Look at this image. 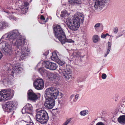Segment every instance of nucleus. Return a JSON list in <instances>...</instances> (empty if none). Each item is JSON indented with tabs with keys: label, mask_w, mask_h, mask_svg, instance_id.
Returning <instances> with one entry per match:
<instances>
[{
	"label": "nucleus",
	"mask_w": 125,
	"mask_h": 125,
	"mask_svg": "<svg viewBox=\"0 0 125 125\" xmlns=\"http://www.w3.org/2000/svg\"><path fill=\"white\" fill-rule=\"evenodd\" d=\"M7 107L8 108H11V109L13 108L14 105V103L12 101H10L7 103Z\"/></svg>",
	"instance_id": "obj_19"
},
{
	"label": "nucleus",
	"mask_w": 125,
	"mask_h": 125,
	"mask_svg": "<svg viewBox=\"0 0 125 125\" xmlns=\"http://www.w3.org/2000/svg\"><path fill=\"white\" fill-rule=\"evenodd\" d=\"M121 104L118 108V109H123L125 107V97L122 99Z\"/></svg>",
	"instance_id": "obj_17"
},
{
	"label": "nucleus",
	"mask_w": 125,
	"mask_h": 125,
	"mask_svg": "<svg viewBox=\"0 0 125 125\" xmlns=\"http://www.w3.org/2000/svg\"><path fill=\"white\" fill-rule=\"evenodd\" d=\"M107 76L105 74L103 73L102 74V77L103 79H104L106 78Z\"/></svg>",
	"instance_id": "obj_33"
},
{
	"label": "nucleus",
	"mask_w": 125,
	"mask_h": 125,
	"mask_svg": "<svg viewBox=\"0 0 125 125\" xmlns=\"http://www.w3.org/2000/svg\"><path fill=\"white\" fill-rule=\"evenodd\" d=\"M36 116L37 121L42 124H46L49 118L48 113L44 110L38 111Z\"/></svg>",
	"instance_id": "obj_8"
},
{
	"label": "nucleus",
	"mask_w": 125,
	"mask_h": 125,
	"mask_svg": "<svg viewBox=\"0 0 125 125\" xmlns=\"http://www.w3.org/2000/svg\"><path fill=\"white\" fill-rule=\"evenodd\" d=\"M53 29L55 36L58 39L62 44L66 42H74L73 40L66 38L65 32L60 25H57L53 27Z\"/></svg>",
	"instance_id": "obj_5"
},
{
	"label": "nucleus",
	"mask_w": 125,
	"mask_h": 125,
	"mask_svg": "<svg viewBox=\"0 0 125 125\" xmlns=\"http://www.w3.org/2000/svg\"><path fill=\"white\" fill-rule=\"evenodd\" d=\"M29 5V3L27 1H25L23 2L21 8V12L22 14H24L27 12L28 9V6Z\"/></svg>",
	"instance_id": "obj_12"
},
{
	"label": "nucleus",
	"mask_w": 125,
	"mask_h": 125,
	"mask_svg": "<svg viewBox=\"0 0 125 125\" xmlns=\"http://www.w3.org/2000/svg\"><path fill=\"white\" fill-rule=\"evenodd\" d=\"M14 0H9L8 3L10 4L13 3V2L14 1Z\"/></svg>",
	"instance_id": "obj_42"
},
{
	"label": "nucleus",
	"mask_w": 125,
	"mask_h": 125,
	"mask_svg": "<svg viewBox=\"0 0 125 125\" xmlns=\"http://www.w3.org/2000/svg\"><path fill=\"white\" fill-rule=\"evenodd\" d=\"M118 122L121 124H124L125 123V115H121L118 118Z\"/></svg>",
	"instance_id": "obj_15"
},
{
	"label": "nucleus",
	"mask_w": 125,
	"mask_h": 125,
	"mask_svg": "<svg viewBox=\"0 0 125 125\" xmlns=\"http://www.w3.org/2000/svg\"><path fill=\"white\" fill-rule=\"evenodd\" d=\"M88 113V110H83L80 112V114L81 115L84 116L86 115Z\"/></svg>",
	"instance_id": "obj_23"
},
{
	"label": "nucleus",
	"mask_w": 125,
	"mask_h": 125,
	"mask_svg": "<svg viewBox=\"0 0 125 125\" xmlns=\"http://www.w3.org/2000/svg\"><path fill=\"white\" fill-rule=\"evenodd\" d=\"M56 109H57V108H56Z\"/></svg>",
	"instance_id": "obj_54"
},
{
	"label": "nucleus",
	"mask_w": 125,
	"mask_h": 125,
	"mask_svg": "<svg viewBox=\"0 0 125 125\" xmlns=\"http://www.w3.org/2000/svg\"><path fill=\"white\" fill-rule=\"evenodd\" d=\"M74 95L73 94H72L71 96L69 98L70 101H71L74 98Z\"/></svg>",
	"instance_id": "obj_35"
},
{
	"label": "nucleus",
	"mask_w": 125,
	"mask_h": 125,
	"mask_svg": "<svg viewBox=\"0 0 125 125\" xmlns=\"http://www.w3.org/2000/svg\"><path fill=\"white\" fill-rule=\"evenodd\" d=\"M39 72L41 74L45 75L48 72L47 71L44 69L43 68H40L38 70Z\"/></svg>",
	"instance_id": "obj_18"
},
{
	"label": "nucleus",
	"mask_w": 125,
	"mask_h": 125,
	"mask_svg": "<svg viewBox=\"0 0 125 125\" xmlns=\"http://www.w3.org/2000/svg\"><path fill=\"white\" fill-rule=\"evenodd\" d=\"M102 24L100 23H97L95 24L94 26V28L95 29H98L99 28Z\"/></svg>",
	"instance_id": "obj_28"
},
{
	"label": "nucleus",
	"mask_w": 125,
	"mask_h": 125,
	"mask_svg": "<svg viewBox=\"0 0 125 125\" xmlns=\"http://www.w3.org/2000/svg\"><path fill=\"white\" fill-rule=\"evenodd\" d=\"M59 63L60 65L58 71L60 73L63 75L67 79H69L72 78V71L68 65H65L64 62L62 61L59 59L58 61H57Z\"/></svg>",
	"instance_id": "obj_6"
},
{
	"label": "nucleus",
	"mask_w": 125,
	"mask_h": 125,
	"mask_svg": "<svg viewBox=\"0 0 125 125\" xmlns=\"http://www.w3.org/2000/svg\"><path fill=\"white\" fill-rule=\"evenodd\" d=\"M21 112L22 114H24L27 113L26 111V110H22Z\"/></svg>",
	"instance_id": "obj_40"
},
{
	"label": "nucleus",
	"mask_w": 125,
	"mask_h": 125,
	"mask_svg": "<svg viewBox=\"0 0 125 125\" xmlns=\"http://www.w3.org/2000/svg\"><path fill=\"white\" fill-rule=\"evenodd\" d=\"M0 48L6 55L14 53L17 58L24 60L30 53V50L25 44V40L18 31L15 30L3 35L0 39Z\"/></svg>",
	"instance_id": "obj_1"
},
{
	"label": "nucleus",
	"mask_w": 125,
	"mask_h": 125,
	"mask_svg": "<svg viewBox=\"0 0 125 125\" xmlns=\"http://www.w3.org/2000/svg\"><path fill=\"white\" fill-rule=\"evenodd\" d=\"M69 2L76 3H81V0H68Z\"/></svg>",
	"instance_id": "obj_24"
},
{
	"label": "nucleus",
	"mask_w": 125,
	"mask_h": 125,
	"mask_svg": "<svg viewBox=\"0 0 125 125\" xmlns=\"http://www.w3.org/2000/svg\"><path fill=\"white\" fill-rule=\"evenodd\" d=\"M2 25L3 26V28L6 27L8 26V23L5 21H1Z\"/></svg>",
	"instance_id": "obj_27"
},
{
	"label": "nucleus",
	"mask_w": 125,
	"mask_h": 125,
	"mask_svg": "<svg viewBox=\"0 0 125 125\" xmlns=\"http://www.w3.org/2000/svg\"><path fill=\"white\" fill-rule=\"evenodd\" d=\"M73 55L76 57H79L81 55V53L78 52H74L73 53Z\"/></svg>",
	"instance_id": "obj_25"
},
{
	"label": "nucleus",
	"mask_w": 125,
	"mask_h": 125,
	"mask_svg": "<svg viewBox=\"0 0 125 125\" xmlns=\"http://www.w3.org/2000/svg\"><path fill=\"white\" fill-rule=\"evenodd\" d=\"M118 97V95L117 94H115V97L116 98H117Z\"/></svg>",
	"instance_id": "obj_46"
},
{
	"label": "nucleus",
	"mask_w": 125,
	"mask_h": 125,
	"mask_svg": "<svg viewBox=\"0 0 125 125\" xmlns=\"http://www.w3.org/2000/svg\"><path fill=\"white\" fill-rule=\"evenodd\" d=\"M3 28L2 24L1 22H0V31Z\"/></svg>",
	"instance_id": "obj_38"
},
{
	"label": "nucleus",
	"mask_w": 125,
	"mask_h": 125,
	"mask_svg": "<svg viewBox=\"0 0 125 125\" xmlns=\"http://www.w3.org/2000/svg\"><path fill=\"white\" fill-rule=\"evenodd\" d=\"M4 11V12H6V13H8V11H7V12H6V11Z\"/></svg>",
	"instance_id": "obj_50"
},
{
	"label": "nucleus",
	"mask_w": 125,
	"mask_h": 125,
	"mask_svg": "<svg viewBox=\"0 0 125 125\" xmlns=\"http://www.w3.org/2000/svg\"><path fill=\"white\" fill-rule=\"evenodd\" d=\"M40 19L41 20L43 21H44L45 20V18L44 17V16L42 15L41 16Z\"/></svg>",
	"instance_id": "obj_36"
},
{
	"label": "nucleus",
	"mask_w": 125,
	"mask_h": 125,
	"mask_svg": "<svg viewBox=\"0 0 125 125\" xmlns=\"http://www.w3.org/2000/svg\"><path fill=\"white\" fill-rule=\"evenodd\" d=\"M3 68H5V70H7L9 73L11 72V73L9 75L4 74L2 77L4 82L7 84H11L12 80V77L13 76V74L14 73H19L22 70V68L21 67L20 64L18 63L14 64L13 65L7 63L5 65Z\"/></svg>",
	"instance_id": "obj_2"
},
{
	"label": "nucleus",
	"mask_w": 125,
	"mask_h": 125,
	"mask_svg": "<svg viewBox=\"0 0 125 125\" xmlns=\"http://www.w3.org/2000/svg\"><path fill=\"white\" fill-rule=\"evenodd\" d=\"M124 109H125V107L124 108Z\"/></svg>",
	"instance_id": "obj_55"
},
{
	"label": "nucleus",
	"mask_w": 125,
	"mask_h": 125,
	"mask_svg": "<svg viewBox=\"0 0 125 125\" xmlns=\"http://www.w3.org/2000/svg\"><path fill=\"white\" fill-rule=\"evenodd\" d=\"M122 34H121L118 35V36H117L116 37V39H117L118 38L120 37L121 36H122Z\"/></svg>",
	"instance_id": "obj_44"
},
{
	"label": "nucleus",
	"mask_w": 125,
	"mask_h": 125,
	"mask_svg": "<svg viewBox=\"0 0 125 125\" xmlns=\"http://www.w3.org/2000/svg\"><path fill=\"white\" fill-rule=\"evenodd\" d=\"M45 92L44 105L47 108L51 109L55 105V99L58 95L59 91L54 88H49L46 90Z\"/></svg>",
	"instance_id": "obj_3"
},
{
	"label": "nucleus",
	"mask_w": 125,
	"mask_h": 125,
	"mask_svg": "<svg viewBox=\"0 0 125 125\" xmlns=\"http://www.w3.org/2000/svg\"><path fill=\"white\" fill-rule=\"evenodd\" d=\"M45 67L51 70H55L57 67V65L55 63L51 62L46 61L44 62Z\"/></svg>",
	"instance_id": "obj_11"
},
{
	"label": "nucleus",
	"mask_w": 125,
	"mask_h": 125,
	"mask_svg": "<svg viewBox=\"0 0 125 125\" xmlns=\"http://www.w3.org/2000/svg\"><path fill=\"white\" fill-rule=\"evenodd\" d=\"M77 100L75 99V98H73V99L72 100V101H71V103H72V102L74 103L76 102Z\"/></svg>",
	"instance_id": "obj_37"
},
{
	"label": "nucleus",
	"mask_w": 125,
	"mask_h": 125,
	"mask_svg": "<svg viewBox=\"0 0 125 125\" xmlns=\"http://www.w3.org/2000/svg\"><path fill=\"white\" fill-rule=\"evenodd\" d=\"M26 125H34L33 122H30L28 123Z\"/></svg>",
	"instance_id": "obj_43"
},
{
	"label": "nucleus",
	"mask_w": 125,
	"mask_h": 125,
	"mask_svg": "<svg viewBox=\"0 0 125 125\" xmlns=\"http://www.w3.org/2000/svg\"><path fill=\"white\" fill-rule=\"evenodd\" d=\"M48 53L47 52L46 53V54H45L44 53L43 54V55H45V56H47V55L48 54Z\"/></svg>",
	"instance_id": "obj_48"
},
{
	"label": "nucleus",
	"mask_w": 125,
	"mask_h": 125,
	"mask_svg": "<svg viewBox=\"0 0 125 125\" xmlns=\"http://www.w3.org/2000/svg\"><path fill=\"white\" fill-rule=\"evenodd\" d=\"M32 107L31 105L28 104L24 107L22 109H32Z\"/></svg>",
	"instance_id": "obj_20"
},
{
	"label": "nucleus",
	"mask_w": 125,
	"mask_h": 125,
	"mask_svg": "<svg viewBox=\"0 0 125 125\" xmlns=\"http://www.w3.org/2000/svg\"><path fill=\"white\" fill-rule=\"evenodd\" d=\"M2 54L1 52L0 51V60L2 58Z\"/></svg>",
	"instance_id": "obj_45"
},
{
	"label": "nucleus",
	"mask_w": 125,
	"mask_h": 125,
	"mask_svg": "<svg viewBox=\"0 0 125 125\" xmlns=\"http://www.w3.org/2000/svg\"><path fill=\"white\" fill-rule=\"evenodd\" d=\"M117 98H116V99H115V101H117Z\"/></svg>",
	"instance_id": "obj_51"
},
{
	"label": "nucleus",
	"mask_w": 125,
	"mask_h": 125,
	"mask_svg": "<svg viewBox=\"0 0 125 125\" xmlns=\"http://www.w3.org/2000/svg\"><path fill=\"white\" fill-rule=\"evenodd\" d=\"M57 110H52V111H51L52 113V115L55 116L57 112Z\"/></svg>",
	"instance_id": "obj_32"
},
{
	"label": "nucleus",
	"mask_w": 125,
	"mask_h": 125,
	"mask_svg": "<svg viewBox=\"0 0 125 125\" xmlns=\"http://www.w3.org/2000/svg\"><path fill=\"white\" fill-rule=\"evenodd\" d=\"M59 55L58 52H53L52 53V55L51 57L52 60L53 61L57 62L59 60Z\"/></svg>",
	"instance_id": "obj_14"
},
{
	"label": "nucleus",
	"mask_w": 125,
	"mask_h": 125,
	"mask_svg": "<svg viewBox=\"0 0 125 125\" xmlns=\"http://www.w3.org/2000/svg\"><path fill=\"white\" fill-rule=\"evenodd\" d=\"M39 64H40V63H38V65H39Z\"/></svg>",
	"instance_id": "obj_53"
},
{
	"label": "nucleus",
	"mask_w": 125,
	"mask_h": 125,
	"mask_svg": "<svg viewBox=\"0 0 125 125\" xmlns=\"http://www.w3.org/2000/svg\"><path fill=\"white\" fill-rule=\"evenodd\" d=\"M28 98L30 100L35 101L40 97V93H38L36 94L32 91H29L28 92Z\"/></svg>",
	"instance_id": "obj_10"
},
{
	"label": "nucleus",
	"mask_w": 125,
	"mask_h": 125,
	"mask_svg": "<svg viewBox=\"0 0 125 125\" xmlns=\"http://www.w3.org/2000/svg\"><path fill=\"white\" fill-rule=\"evenodd\" d=\"M14 94L13 90L10 89H5L0 91V102H4L12 98Z\"/></svg>",
	"instance_id": "obj_7"
},
{
	"label": "nucleus",
	"mask_w": 125,
	"mask_h": 125,
	"mask_svg": "<svg viewBox=\"0 0 125 125\" xmlns=\"http://www.w3.org/2000/svg\"><path fill=\"white\" fill-rule=\"evenodd\" d=\"M41 13H43V12H42L41 11Z\"/></svg>",
	"instance_id": "obj_52"
},
{
	"label": "nucleus",
	"mask_w": 125,
	"mask_h": 125,
	"mask_svg": "<svg viewBox=\"0 0 125 125\" xmlns=\"http://www.w3.org/2000/svg\"><path fill=\"white\" fill-rule=\"evenodd\" d=\"M33 86L36 89L41 90L44 87V82L41 78L37 79L33 82Z\"/></svg>",
	"instance_id": "obj_9"
},
{
	"label": "nucleus",
	"mask_w": 125,
	"mask_h": 125,
	"mask_svg": "<svg viewBox=\"0 0 125 125\" xmlns=\"http://www.w3.org/2000/svg\"><path fill=\"white\" fill-rule=\"evenodd\" d=\"M96 125H104L102 122H98L97 123Z\"/></svg>",
	"instance_id": "obj_41"
},
{
	"label": "nucleus",
	"mask_w": 125,
	"mask_h": 125,
	"mask_svg": "<svg viewBox=\"0 0 125 125\" xmlns=\"http://www.w3.org/2000/svg\"><path fill=\"white\" fill-rule=\"evenodd\" d=\"M84 17L81 13L77 12L72 17L67 19L66 24L71 30L73 31H76L79 27L80 23L83 22Z\"/></svg>",
	"instance_id": "obj_4"
},
{
	"label": "nucleus",
	"mask_w": 125,
	"mask_h": 125,
	"mask_svg": "<svg viewBox=\"0 0 125 125\" xmlns=\"http://www.w3.org/2000/svg\"><path fill=\"white\" fill-rule=\"evenodd\" d=\"M61 14L60 15L61 17H64L69 15V14L66 10L62 11L61 12Z\"/></svg>",
	"instance_id": "obj_21"
},
{
	"label": "nucleus",
	"mask_w": 125,
	"mask_h": 125,
	"mask_svg": "<svg viewBox=\"0 0 125 125\" xmlns=\"http://www.w3.org/2000/svg\"><path fill=\"white\" fill-rule=\"evenodd\" d=\"M93 42L96 43L98 41V37L97 35H95L93 37Z\"/></svg>",
	"instance_id": "obj_22"
},
{
	"label": "nucleus",
	"mask_w": 125,
	"mask_h": 125,
	"mask_svg": "<svg viewBox=\"0 0 125 125\" xmlns=\"http://www.w3.org/2000/svg\"><path fill=\"white\" fill-rule=\"evenodd\" d=\"M111 43L109 42L108 43V45L107 48V51L106 53H105L104 55V57H106L107 55L109 53L111 50Z\"/></svg>",
	"instance_id": "obj_16"
},
{
	"label": "nucleus",
	"mask_w": 125,
	"mask_h": 125,
	"mask_svg": "<svg viewBox=\"0 0 125 125\" xmlns=\"http://www.w3.org/2000/svg\"><path fill=\"white\" fill-rule=\"evenodd\" d=\"M113 31L115 33H116L118 31V29L117 27H115L113 30Z\"/></svg>",
	"instance_id": "obj_34"
},
{
	"label": "nucleus",
	"mask_w": 125,
	"mask_h": 125,
	"mask_svg": "<svg viewBox=\"0 0 125 125\" xmlns=\"http://www.w3.org/2000/svg\"><path fill=\"white\" fill-rule=\"evenodd\" d=\"M2 108L3 109H11V108H8L7 107V104H4L2 105Z\"/></svg>",
	"instance_id": "obj_26"
},
{
	"label": "nucleus",
	"mask_w": 125,
	"mask_h": 125,
	"mask_svg": "<svg viewBox=\"0 0 125 125\" xmlns=\"http://www.w3.org/2000/svg\"><path fill=\"white\" fill-rule=\"evenodd\" d=\"M72 120L71 118H70L67 119L66 121L62 125H67Z\"/></svg>",
	"instance_id": "obj_29"
},
{
	"label": "nucleus",
	"mask_w": 125,
	"mask_h": 125,
	"mask_svg": "<svg viewBox=\"0 0 125 125\" xmlns=\"http://www.w3.org/2000/svg\"><path fill=\"white\" fill-rule=\"evenodd\" d=\"M4 110V111L5 112H7L8 111H6V110Z\"/></svg>",
	"instance_id": "obj_49"
},
{
	"label": "nucleus",
	"mask_w": 125,
	"mask_h": 125,
	"mask_svg": "<svg viewBox=\"0 0 125 125\" xmlns=\"http://www.w3.org/2000/svg\"><path fill=\"white\" fill-rule=\"evenodd\" d=\"M8 18L10 20H17V19L13 16L11 15L8 17Z\"/></svg>",
	"instance_id": "obj_31"
},
{
	"label": "nucleus",
	"mask_w": 125,
	"mask_h": 125,
	"mask_svg": "<svg viewBox=\"0 0 125 125\" xmlns=\"http://www.w3.org/2000/svg\"><path fill=\"white\" fill-rule=\"evenodd\" d=\"M48 20V18H47L46 20L45 21H44L43 23H45L46 22H47Z\"/></svg>",
	"instance_id": "obj_47"
},
{
	"label": "nucleus",
	"mask_w": 125,
	"mask_h": 125,
	"mask_svg": "<svg viewBox=\"0 0 125 125\" xmlns=\"http://www.w3.org/2000/svg\"><path fill=\"white\" fill-rule=\"evenodd\" d=\"M79 97V95L78 94H76L75 95V98L77 100L78 99V97Z\"/></svg>",
	"instance_id": "obj_39"
},
{
	"label": "nucleus",
	"mask_w": 125,
	"mask_h": 125,
	"mask_svg": "<svg viewBox=\"0 0 125 125\" xmlns=\"http://www.w3.org/2000/svg\"><path fill=\"white\" fill-rule=\"evenodd\" d=\"M107 35L109 36V34L108 33H106L105 34L102 33L101 35V37L102 38H104ZM110 36L111 37L112 35H110Z\"/></svg>",
	"instance_id": "obj_30"
},
{
	"label": "nucleus",
	"mask_w": 125,
	"mask_h": 125,
	"mask_svg": "<svg viewBox=\"0 0 125 125\" xmlns=\"http://www.w3.org/2000/svg\"><path fill=\"white\" fill-rule=\"evenodd\" d=\"M60 77L59 75L57 73H50L48 76V78L52 81L54 80H58L60 79Z\"/></svg>",
	"instance_id": "obj_13"
}]
</instances>
